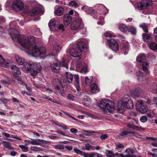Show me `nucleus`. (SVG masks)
Instances as JSON below:
<instances>
[{"label":"nucleus","instance_id":"nucleus-1","mask_svg":"<svg viewBox=\"0 0 157 157\" xmlns=\"http://www.w3.org/2000/svg\"><path fill=\"white\" fill-rule=\"evenodd\" d=\"M12 33H10L12 36V34L16 38H17L18 41L20 42L22 46L29 50H31L32 54L33 56H39L42 59H44L46 56V51L44 47H40V49L36 45L33 46L34 41L33 36H32L30 39H22L21 35L18 34V30L16 28L13 29L12 30Z\"/></svg>","mask_w":157,"mask_h":157},{"label":"nucleus","instance_id":"nucleus-2","mask_svg":"<svg viewBox=\"0 0 157 157\" xmlns=\"http://www.w3.org/2000/svg\"><path fill=\"white\" fill-rule=\"evenodd\" d=\"M16 60L19 64L23 65L27 72L30 73L31 75L33 77L36 75L41 71V66L39 63L34 64L32 61L29 62H25L24 59L21 57L16 59Z\"/></svg>","mask_w":157,"mask_h":157},{"label":"nucleus","instance_id":"nucleus-3","mask_svg":"<svg viewBox=\"0 0 157 157\" xmlns=\"http://www.w3.org/2000/svg\"><path fill=\"white\" fill-rule=\"evenodd\" d=\"M115 104L114 102L109 100H102L99 104V107L105 113L113 111L114 109Z\"/></svg>","mask_w":157,"mask_h":157},{"label":"nucleus","instance_id":"nucleus-4","mask_svg":"<svg viewBox=\"0 0 157 157\" xmlns=\"http://www.w3.org/2000/svg\"><path fill=\"white\" fill-rule=\"evenodd\" d=\"M65 67L66 69L68 68V65L67 62L64 61L61 62L57 61L56 62H52L50 63V67L52 71L56 73H59L60 71V67Z\"/></svg>","mask_w":157,"mask_h":157},{"label":"nucleus","instance_id":"nucleus-5","mask_svg":"<svg viewBox=\"0 0 157 157\" xmlns=\"http://www.w3.org/2000/svg\"><path fill=\"white\" fill-rule=\"evenodd\" d=\"M133 121H132L133 123L135 122L136 124H137V121L136 118H132ZM127 126L128 128V130H124L121 132L120 134L121 136H125L128 135L130 133H134V130L137 129V126L135 125L133 123H130L127 125Z\"/></svg>","mask_w":157,"mask_h":157},{"label":"nucleus","instance_id":"nucleus-6","mask_svg":"<svg viewBox=\"0 0 157 157\" xmlns=\"http://www.w3.org/2000/svg\"><path fill=\"white\" fill-rule=\"evenodd\" d=\"M83 27L82 21L80 19H78L73 21L71 25V29L72 30H76L82 29Z\"/></svg>","mask_w":157,"mask_h":157},{"label":"nucleus","instance_id":"nucleus-7","mask_svg":"<svg viewBox=\"0 0 157 157\" xmlns=\"http://www.w3.org/2000/svg\"><path fill=\"white\" fill-rule=\"evenodd\" d=\"M52 82L55 89L59 93H61L63 92L64 87L60 80L57 78L54 79Z\"/></svg>","mask_w":157,"mask_h":157},{"label":"nucleus","instance_id":"nucleus-8","mask_svg":"<svg viewBox=\"0 0 157 157\" xmlns=\"http://www.w3.org/2000/svg\"><path fill=\"white\" fill-rule=\"evenodd\" d=\"M109 47L113 51H117L119 50V45L117 41L114 39L107 38Z\"/></svg>","mask_w":157,"mask_h":157},{"label":"nucleus","instance_id":"nucleus-9","mask_svg":"<svg viewBox=\"0 0 157 157\" xmlns=\"http://www.w3.org/2000/svg\"><path fill=\"white\" fill-rule=\"evenodd\" d=\"M24 7L23 2L20 0L15 1L12 4L13 10L16 11L22 10Z\"/></svg>","mask_w":157,"mask_h":157},{"label":"nucleus","instance_id":"nucleus-10","mask_svg":"<svg viewBox=\"0 0 157 157\" xmlns=\"http://www.w3.org/2000/svg\"><path fill=\"white\" fill-rule=\"evenodd\" d=\"M128 102H129V106L128 107V109H132L134 107V105L132 100L128 95H125L122 100L121 105L122 106H125L127 105V103Z\"/></svg>","mask_w":157,"mask_h":157},{"label":"nucleus","instance_id":"nucleus-11","mask_svg":"<svg viewBox=\"0 0 157 157\" xmlns=\"http://www.w3.org/2000/svg\"><path fill=\"white\" fill-rule=\"evenodd\" d=\"M148 109V107L144 105V102L142 100H138V111L142 114H145L147 111Z\"/></svg>","mask_w":157,"mask_h":157},{"label":"nucleus","instance_id":"nucleus-12","mask_svg":"<svg viewBox=\"0 0 157 157\" xmlns=\"http://www.w3.org/2000/svg\"><path fill=\"white\" fill-rule=\"evenodd\" d=\"M82 9L85 12L90 13L92 16L95 18L96 17V16L98 14V13L97 11L94 10L93 9L90 7L84 6L82 7Z\"/></svg>","mask_w":157,"mask_h":157},{"label":"nucleus","instance_id":"nucleus-13","mask_svg":"<svg viewBox=\"0 0 157 157\" xmlns=\"http://www.w3.org/2000/svg\"><path fill=\"white\" fill-rule=\"evenodd\" d=\"M70 53L71 56L74 57H78L80 56L82 54L81 50L77 48H73L70 49Z\"/></svg>","mask_w":157,"mask_h":157},{"label":"nucleus","instance_id":"nucleus-14","mask_svg":"<svg viewBox=\"0 0 157 157\" xmlns=\"http://www.w3.org/2000/svg\"><path fill=\"white\" fill-rule=\"evenodd\" d=\"M59 24V21L57 20L51 19L48 23V26L50 29H56Z\"/></svg>","mask_w":157,"mask_h":157},{"label":"nucleus","instance_id":"nucleus-15","mask_svg":"<svg viewBox=\"0 0 157 157\" xmlns=\"http://www.w3.org/2000/svg\"><path fill=\"white\" fill-rule=\"evenodd\" d=\"M11 68L13 71V73L15 77H17L21 74V71L20 69L15 65H12L11 66Z\"/></svg>","mask_w":157,"mask_h":157},{"label":"nucleus","instance_id":"nucleus-16","mask_svg":"<svg viewBox=\"0 0 157 157\" xmlns=\"http://www.w3.org/2000/svg\"><path fill=\"white\" fill-rule=\"evenodd\" d=\"M63 20L64 25L66 26H68L72 21V17L68 13L66 14L64 16Z\"/></svg>","mask_w":157,"mask_h":157},{"label":"nucleus","instance_id":"nucleus-17","mask_svg":"<svg viewBox=\"0 0 157 157\" xmlns=\"http://www.w3.org/2000/svg\"><path fill=\"white\" fill-rule=\"evenodd\" d=\"M128 43L127 41H124L122 44L121 51L124 55H126L128 51Z\"/></svg>","mask_w":157,"mask_h":157},{"label":"nucleus","instance_id":"nucleus-18","mask_svg":"<svg viewBox=\"0 0 157 157\" xmlns=\"http://www.w3.org/2000/svg\"><path fill=\"white\" fill-rule=\"evenodd\" d=\"M140 4L141 8L144 9L147 6L151 5L152 2L151 0H142Z\"/></svg>","mask_w":157,"mask_h":157},{"label":"nucleus","instance_id":"nucleus-19","mask_svg":"<svg viewBox=\"0 0 157 157\" xmlns=\"http://www.w3.org/2000/svg\"><path fill=\"white\" fill-rule=\"evenodd\" d=\"M75 74L72 75L71 73L69 72H66V76L67 79V81H65L64 82V81H63L64 83H66L67 82L69 83H71L73 79V77Z\"/></svg>","mask_w":157,"mask_h":157},{"label":"nucleus","instance_id":"nucleus-20","mask_svg":"<svg viewBox=\"0 0 157 157\" xmlns=\"http://www.w3.org/2000/svg\"><path fill=\"white\" fill-rule=\"evenodd\" d=\"M74 76V79H75L76 82L75 85L77 90L78 91H79L81 89L79 82V76L78 74L75 75Z\"/></svg>","mask_w":157,"mask_h":157},{"label":"nucleus","instance_id":"nucleus-21","mask_svg":"<svg viewBox=\"0 0 157 157\" xmlns=\"http://www.w3.org/2000/svg\"><path fill=\"white\" fill-rule=\"evenodd\" d=\"M91 92L95 94L98 92L99 91V88L98 85L95 83H93L90 86Z\"/></svg>","mask_w":157,"mask_h":157},{"label":"nucleus","instance_id":"nucleus-22","mask_svg":"<svg viewBox=\"0 0 157 157\" xmlns=\"http://www.w3.org/2000/svg\"><path fill=\"white\" fill-rule=\"evenodd\" d=\"M41 12V10L39 7H35L33 8L31 10V15L34 16L40 13Z\"/></svg>","mask_w":157,"mask_h":157},{"label":"nucleus","instance_id":"nucleus-23","mask_svg":"<svg viewBox=\"0 0 157 157\" xmlns=\"http://www.w3.org/2000/svg\"><path fill=\"white\" fill-rule=\"evenodd\" d=\"M142 67L143 70L146 74H148L149 73V71L148 68L149 66L148 63L146 62L143 63L142 65Z\"/></svg>","mask_w":157,"mask_h":157},{"label":"nucleus","instance_id":"nucleus-24","mask_svg":"<svg viewBox=\"0 0 157 157\" xmlns=\"http://www.w3.org/2000/svg\"><path fill=\"white\" fill-rule=\"evenodd\" d=\"M77 48L81 50L82 52V49L83 50L86 48V45L84 42L80 41L78 42L77 43Z\"/></svg>","mask_w":157,"mask_h":157},{"label":"nucleus","instance_id":"nucleus-25","mask_svg":"<svg viewBox=\"0 0 157 157\" xmlns=\"http://www.w3.org/2000/svg\"><path fill=\"white\" fill-rule=\"evenodd\" d=\"M143 38L144 41L145 42H147L152 39L151 36L150 34L143 33Z\"/></svg>","mask_w":157,"mask_h":157},{"label":"nucleus","instance_id":"nucleus-26","mask_svg":"<svg viewBox=\"0 0 157 157\" xmlns=\"http://www.w3.org/2000/svg\"><path fill=\"white\" fill-rule=\"evenodd\" d=\"M64 11V8L62 7H59L55 11V14L58 16H60L63 14Z\"/></svg>","mask_w":157,"mask_h":157},{"label":"nucleus","instance_id":"nucleus-27","mask_svg":"<svg viewBox=\"0 0 157 157\" xmlns=\"http://www.w3.org/2000/svg\"><path fill=\"white\" fill-rule=\"evenodd\" d=\"M35 141L32 140V144L33 145H40V143L37 142L36 141V140L38 141L39 142H42L43 143L47 144L48 142L47 141L45 140H44L42 139H37V140H35Z\"/></svg>","mask_w":157,"mask_h":157},{"label":"nucleus","instance_id":"nucleus-28","mask_svg":"<svg viewBox=\"0 0 157 157\" xmlns=\"http://www.w3.org/2000/svg\"><path fill=\"white\" fill-rule=\"evenodd\" d=\"M2 143L3 144V146L8 149L14 150V148L12 147V146L11 145V143L10 142L3 141L2 142Z\"/></svg>","mask_w":157,"mask_h":157},{"label":"nucleus","instance_id":"nucleus-29","mask_svg":"<svg viewBox=\"0 0 157 157\" xmlns=\"http://www.w3.org/2000/svg\"><path fill=\"white\" fill-rule=\"evenodd\" d=\"M146 112L147 117L151 118H153L155 115L154 112L151 109H148Z\"/></svg>","mask_w":157,"mask_h":157},{"label":"nucleus","instance_id":"nucleus-30","mask_svg":"<svg viewBox=\"0 0 157 157\" xmlns=\"http://www.w3.org/2000/svg\"><path fill=\"white\" fill-rule=\"evenodd\" d=\"M150 48L153 51L157 50V44L156 43H152L149 45Z\"/></svg>","mask_w":157,"mask_h":157},{"label":"nucleus","instance_id":"nucleus-31","mask_svg":"<svg viewBox=\"0 0 157 157\" xmlns=\"http://www.w3.org/2000/svg\"><path fill=\"white\" fill-rule=\"evenodd\" d=\"M119 29L123 32H126L127 31L128 28L125 25L122 24L120 26Z\"/></svg>","mask_w":157,"mask_h":157},{"label":"nucleus","instance_id":"nucleus-32","mask_svg":"<svg viewBox=\"0 0 157 157\" xmlns=\"http://www.w3.org/2000/svg\"><path fill=\"white\" fill-rule=\"evenodd\" d=\"M0 64L2 65L4 67L6 68H9L11 65L10 63V62L5 61L4 59L2 63H1Z\"/></svg>","mask_w":157,"mask_h":157},{"label":"nucleus","instance_id":"nucleus-33","mask_svg":"<svg viewBox=\"0 0 157 157\" xmlns=\"http://www.w3.org/2000/svg\"><path fill=\"white\" fill-rule=\"evenodd\" d=\"M145 78V76L144 73L141 72L139 71V75H138V81H141Z\"/></svg>","mask_w":157,"mask_h":157},{"label":"nucleus","instance_id":"nucleus-34","mask_svg":"<svg viewBox=\"0 0 157 157\" xmlns=\"http://www.w3.org/2000/svg\"><path fill=\"white\" fill-rule=\"evenodd\" d=\"M84 132L86 133V136H89L93 135V133H97L99 134V132L91 131L90 130H85Z\"/></svg>","mask_w":157,"mask_h":157},{"label":"nucleus","instance_id":"nucleus-35","mask_svg":"<svg viewBox=\"0 0 157 157\" xmlns=\"http://www.w3.org/2000/svg\"><path fill=\"white\" fill-rule=\"evenodd\" d=\"M61 46H60L59 44L57 43H56L55 44L53 49L54 50H55L57 52L59 51L61 48Z\"/></svg>","mask_w":157,"mask_h":157},{"label":"nucleus","instance_id":"nucleus-36","mask_svg":"<svg viewBox=\"0 0 157 157\" xmlns=\"http://www.w3.org/2000/svg\"><path fill=\"white\" fill-rule=\"evenodd\" d=\"M128 32H130L133 35L136 34V29L134 27H131L128 30Z\"/></svg>","mask_w":157,"mask_h":157},{"label":"nucleus","instance_id":"nucleus-37","mask_svg":"<svg viewBox=\"0 0 157 157\" xmlns=\"http://www.w3.org/2000/svg\"><path fill=\"white\" fill-rule=\"evenodd\" d=\"M114 153H113L112 151L107 150L105 152V155L107 157H113V154Z\"/></svg>","mask_w":157,"mask_h":157},{"label":"nucleus","instance_id":"nucleus-38","mask_svg":"<svg viewBox=\"0 0 157 157\" xmlns=\"http://www.w3.org/2000/svg\"><path fill=\"white\" fill-rule=\"evenodd\" d=\"M106 37H108L107 38L111 39L112 36L114 37V34L113 33H110L106 32L104 35Z\"/></svg>","mask_w":157,"mask_h":157},{"label":"nucleus","instance_id":"nucleus-39","mask_svg":"<svg viewBox=\"0 0 157 157\" xmlns=\"http://www.w3.org/2000/svg\"><path fill=\"white\" fill-rule=\"evenodd\" d=\"M140 26L143 29V31L145 32H147L148 31V29L147 26L144 24L140 25Z\"/></svg>","mask_w":157,"mask_h":157},{"label":"nucleus","instance_id":"nucleus-40","mask_svg":"<svg viewBox=\"0 0 157 157\" xmlns=\"http://www.w3.org/2000/svg\"><path fill=\"white\" fill-rule=\"evenodd\" d=\"M146 58V56L142 54L140 55L138 57V61L142 62V61L145 60Z\"/></svg>","mask_w":157,"mask_h":157},{"label":"nucleus","instance_id":"nucleus-41","mask_svg":"<svg viewBox=\"0 0 157 157\" xmlns=\"http://www.w3.org/2000/svg\"><path fill=\"white\" fill-rule=\"evenodd\" d=\"M93 76L91 77V78L90 80L89 78L88 77L86 76L85 77V81L86 84V85H90L91 83V80L93 79Z\"/></svg>","mask_w":157,"mask_h":157},{"label":"nucleus","instance_id":"nucleus-42","mask_svg":"<svg viewBox=\"0 0 157 157\" xmlns=\"http://www.w3.org/2000/svg\"><path fill=\"white\" fill-rule=\"evenodd\" d=\"M131 92L132 94L135 96V98L137 97V90L136 88L132 89L131 91Z\"/></svg>","mask_w":157,"mask_h":157},{"label":"nucleus","instance_id":"nucleus-43","mask_svg":"<svg viewBox=\"0 0 157 157\" xmlns=\"http://www.w3.org/2000/svg\"><path fill=\"white\" fill-rule=\"evenodd\" d=\"M19 147L21 148L22 151L24 152H27L28 151V148L27 147L20 145H19Z\"/></svg>","mask_w":157,"mask_h":157},{"label":"nucleus","instance_id":"nucleus-44","mask_svg":"<svg viewBox=\"0 0 157 157\" xmlns=\"http://www.w3.org/2000/svg\"><path fill=\"white\" fill-rule=\"evenodd\" d=\"M69 5L71 6L77 7L78 6L77 3L75 1H72L70 2L69 3Z\"/></svg>","mask_w":157,"mask_h":157},{"label":"nucleus","instance_id":"nucleus-45","mask_svg":"<svg viewBox=\"0 0 157 157\" xmlns=\"http://www.w3.org/2000/svg\"><path fill=\"white\" fill-rule=\"evenodd\" d=\"M147 120V117L145 116H143L140 119V121L143 123L146 122Z\"/></svg>","mask_w":157,"mask_h":157},{"label":"nucleus","instance_id":"nucleus-46","mask_svg":"<svg viewBox=\"0 0 157 157\" xmlns=\"http://www.w3.org/2000/svg\"><path fill=\"white\" fill-rule=\"evenodd\" d=\"M74 151L76 153L82 155L83 152L77 148H74L73 149Z\"/></svg>","mask_w":157,"mask_h":157},{"label":"nucleus","instance_id":"nucleus-47","mask_svg":"<svg viewBox=\"0 0 157 157\" xmlns=\"http://www.w3.org/2000/svg\"><path fill=\"white\" fill-rule=\"evenodd\" d=\"M55 148L56 149L63 150L64 148V147L63 145L58 144L55 146Z\"/></svg>","mask_w":157,"mask_h":157},{"label":"nucleus","instance_id":"nucleus-48","mask_svg":"<svg viewBox=\"0 0 157 157\" xmlns=\"http://www.w3.org/2000/svg\"><path fill=\"white\" fill-rule=\"evenodd\" d=\"M9 99L4 98H1L0 99V101L4 103H7L9 101Z\"/></svg>","mask_w":157,"mask_h":157},{"label":"nucleus","instance_id":"nucleus-49","mask_svg":"<svg viewBox=\"0 0 157 157\" xmlns=\"http://www.w3.org/2000/svg\"><path fill=\"white\" fill-rule=\"evenodd\" d=\"M64 26L62 24H60V22H59V24L58 25V27L57 29H59V30H61L62 31H64Z\"/></svg>","mask_w":157,"mask_h":157},{"label":"nucleus","instance_id":"nucleus-50","mask_svg":"<svg viewBox=\"0 0 157 157\" xmlns=\"http://www.w3.org/2000/svg\"><path fill=\"white\" fill-rule=\"evenodd\" d=\"M92 147H94L92 145H90V144L88 143L86 144L85 146L86 149L87 151H89L90 149L92 148Z\"/></svg>","mask_w":157,"mask_h":157},{"label":"nucleus","instance_id":"nucleus-51","mask_svg":"<svg viewBox=\"0 0 157 157\" xmlns=\"http://www.w3.org/2000/svg\"><path fill=\"white\" fill-rule=\"evenodd\" d=\"M6 77V81H7L8 82L9 84H10L12 82H14V80L13 79H12L11 78L8 76Z\"/></svg>","mask_w":157,"mask_h":157},{"label":"nucleus","instance_id":"nucleus-52","mask_svg":"<svg viewBox=\"0 0 157 157\" xmlns=\"http://www.w3.org/2000/svg\"><path fill=\"white\" fill-rule=\"evenodd\" d=\"M108 137V135L106 134H102L100 136V138L102 140H105Z\"/></svg>","mask_w":157,"mask_h":157},{"label":"nucleus","instance_id":"nucleus-53","mask_svg":"<svg viewBox=\"0 0 157 157\" xmlns=\"http://www.w3.org/2000/svg\"><path fill=\"white\" fill-rule=\"evenodd\" d=\"M125 152L129 154V155H130V154H133V153L134 151L131 148H128L126 149L125 150Z\"/></svg>","mask_w":157,"mask_h":157},{"label":"nucleus","instance_id":"nucleus-54","mask_svg":"<svg viewBox=\"0 0 157 157\" xmlns=\"http://www.w3.org/2000/svg\"><path fill=\"white\" fill-rule=\"evenodd\" d=\"M153 101L155 106L157 108V97H154L153 98Z\"/></svg>","mask_w":157,"mask_h":157},{"label":"nucleus","instance_id":"nucleus-55","mask_svg":"<svg viewBox=\"0 0 157 157\" xmlns=\"http://www.w3.org/2000/svg\"><path fill=\"white\" fill-rule=\"evenodd\" d=\"M74 97L73 95L70 94H68L67 97V98L69 100L71 101L74 100Z\"/></svg>","mask_w":157,"mask_h":157},{"label":"nucleus","instance_id":"nucleus-56","mask_svg":"<svg viewBox=\"0 0 157 157\" xmlns=\"http://www.w3.org/2000/svg\"><path fill=\"white\" fill-rule=\"evenodd\" d=\"M122 156L121 157H136V156L134 155H124L123 154H120Z\"/></svg>","mask_w":157,"mask_h":157},{"label":"nucleus","instance_id":"nucleus-57","mask_svg":"<svg viewBox=\"0 0 157 157\" xmlns=\"http://www.w3.org/2000/svg\"><path fill=\"white\" fill-rule=\"evenodd\" d=\"M80 72L82 73H86L87 72V69L86 67H84L81 69Z\"/></svg>","mask_w":157,"mask_h":157},{"label":"nucleus","instance_id":"nucleus-58","mask_svg":"<svg viewBox=\"0 0 157 157\" xmlns=\"http://www.w3.org/2000/svg\"><path fill=\"white\" fill-rule=\"evenodd\" d=\"M2 83L5 86H8V85H10L9 84L8 82L7 81L4 80H2Z\"/></svg>","mask_w":157,"mask_h":157},{"label":"nucleus","instance_id":"nucleus-59","mask_svg":"<svg viewBox=\"0 0 157 157\" xmlns=\"http://www.w3.org/2000/svg\"><path fill=\"white\" fill-rule=\"evenodd\" d=\"M39 148H38V147H36L35 146H31L30 147V149L32 151H38L39 150Z\"/></svg>","mask_w":157,"mask_h":157},{"label":"nucleus","instance_id":"nucleus-60","mask_svg":"<svg viewBox=\"0 0 157 157\" xmlns=\"http://www.w3.org/2000/svg\"><path fill=\"white\" fill-rule=\"evenodd\" d=\"M96 154H98V153L91 152L90 153V156L89 157H96L97 155Z\"/></svg>","mask_w":157,"mask_h":157},{"label":"nucleus","instance_id":"nucleus-61","mask_svg":"<svg viewBox=\"0 0 157 157\" xmlns=\"http://www.w3.org/2000/svg\"><path fill=\"white\" fill-rule=\"evenodd\" d=\"M56 132L58 133H59L61 135H62L64 136H67L65 135V134L64 132H62L60 130L58 129V130L55 131V132Z\"/></svg>","mask_w":157,"mask_h":157},{"label":"nucleus","instance_id":"nucleus-62","mask_svg":"<svg viewBox=\"0 0 157 157\" xmlns=\"http://www.w3.org/2000/svg\"><path fill=\"white\" fill-rule=\"evenodd\" d=\"M147 139L148 140H151L155 142H157V138H155L153 137H147Z\"/></svg>","mask_w":157,"mask_h":157},{"label":"nucleus","instance_id":"nucleus-63","mask_svg":"<svg viewBox=\"0 0 157 157\" xmlns=\"http://www.w3.org/2000/svg\"><path fill=\"white\" fill-rule=\"evenodd\" d=\"M71 132L73 133H75L77 132L78 130L75 128H72L70 129Z\"/></svg>","mask_w":157,"mask_h":157},{"label":"nucleus","instance_id":"nucleus-64","mask_svg":"<svg viewBox=\"0 0 157 157\" xmlns=\"http://www.w3.org/2000/svg\"><path fill=\"white\" fill-rule=\"evenodd\" d=\"M116 144L117 147L118 148H122L124 147V146L122 144L118 143L117 144Z\"/></svg>","mask_w":157,"mask_h":157}]
</instances>
